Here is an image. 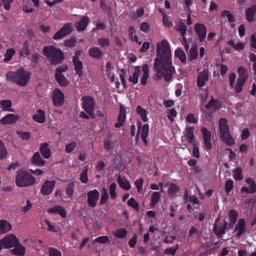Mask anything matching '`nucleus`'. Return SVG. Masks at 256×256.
<instances>
[{"instance_id": "nucleus-1", "label": "nucleus", "mask_w": 256, "mask_h": 256, "mask_svg": "<svg viewBox=\"0 0 256 256\" xmlns=\"http://www.w3.org/2000/svg\"><path fill=\"white\" fill-rule=\"evenodd\" d=\"M156 54L154 64L156 76L159 79L164 78L165 81L168 82L176 70L172 65L170 46L168 40L163 39L156 43Z\"/></svg>"}, {"instance_id": "nucleus-2", "label": "nucleus", "mask_w": 256, "mask_h": 256, "mask_svg": "<svg viewBox=\"0 0 256 256\" xmlns=\"http://www.w3.org/2000/svg\"><path fill=\"white\" fill-rule=\"evenodd\" d=\"M30 74L23 68L16 72L10 71L6 74V78L20 86H26L30 79Z\"/></svg>"}, {"instance_id": "nucleus-3", "label": "nucleus", "mask_w": 256, "mask_h": 256, "mask_svg": "<svg viewBox=\"0 0 256 256\" xmlns=\"http://www.w3.org/2000/svg\"><path fill=\"white\" fill-rule=\"evenodd\" d=\"M140 74H142L140 82L142 85L145 86L147 84V80L149 76L148 66L146 64L143 65L142 68L140 66L135 67L134 72L132 76L130 77L129 80L134 84H137Z\"/></svg>"}, {"instance_id": "nucleus-4", "label": "nucleus", "mask_w": 256, "mask_h": 256, "mask_svg": "<svg viewBox=\"0 0 256 256\" xmlns=\"http://www.w3.org/2000/svg\"><path fill=\"white\" fill-rule=\"evenodd\" d=\"M44 56L48 57L53 64H59L64 60V54L62 50L52 46L44 47Z\"/></svg>"}, {"instance_id": "nucleus-5", "label": "nucleus", "mask_w": 256, "mask_h": 256, "mask_svg": "<svg viewBox=\"0 0 256 256\" xmlns=\"http://www.w3.org/2000/svg\"><path fill=\"white\" fill-rule=\"evenodd\" d=\"M238 78L236 82L235 92L240 93L242 90L246 81L248 78V72L247 70L242 67L240 66L238 68Z\"/></svg>"}, {"instance_id": "nucleus-6", "label": "nucleus", "mask_w": 256, "mask_h": 256, "mask_svg": "<svg viewBox=\"0 0 256 256\" xmlns=\"http://www.w3.org/2000/svg\"><path fill=\"white\" fill-rule=\"evenodd\" d=\"M35 178L30 174L23 171L18 172L16 183L18 186L26 187L34 184Z\"/></svg>"}, {"instance_id": "nucleus-7", "label": "nucleus", "mask_w": 256, "mask_h": 256, "mask_svg": "<svg viewBox=\"0 0 256 256\" xmlns=\"http://www.w3.org/2000/svg\"><path fill=\"white\" fill-rule=\"evenodd\" d=\"M18 239L14 234H10L6 235L2 239L3 248L8 249L14 248L18 244Z\"/></svg>"}, {"instance_id": "nucleus-8", "label": "nucleus", "mask_w": 256, "mask_h": 256, "mask_svg": "<svg viewBox=\"0 0 256 256\" xmlns=\"http://www.w3.org/2000/svg\"><path fill=\"white\" fill-rule=\"evenodd\" d=\"M81 100L83 108L90 116H92L94 109V99L90 96H84Z\"/></svg>"}, {"instance_id": "nucleus-9", "label": "nucleus", "mask_w": 256, "mask_h": 256, "mask_svg": "<svg viewBox=\"0 0 256 256\" xmlns=\"http://www.w3.org/2000/svg\"><path fill=\"white\" fill-rule=\"evenodd\" d=\"M72 25L70 23L64 24L59 30H58L54 36V40H59L63 38L66 36L70 34L72 30Z\"/></svg>"}, {"instance_id": "nucleus-10", "label": "nucleus", "mask_w": 256, "mask_h": 256, "mask_svg": "<svg viewBox=\"0 0 256 256\" xmlns=\"http://www.w3.org/2000/svg\"><path fill=\"white\" fill-rule=\"evenodd\" d=\"M201 132L202 133V139L204 142V146L206 150H210L212 147L211 143V132L204 127L201 128Z\"/></svg>"}, {"instance_id": "nucleus-11", "label": "nucleus", "mask_w": 256, "mask_h": 256, "mask_svg": "<svg viewBox=\"0 0 256 256\" xmlns=\"http://www.w3.org/2000/svg\"><path fill=\"white\" fill-rule=\"evenodd\" d=\"M52 100L55 106H62L64 101V93L58 89H55L53 91Z\"/></svg>"}, {"instance_id": "nucleus-12", "label": "nucleus", "mask_w": 256, "mask_h": 256, "mask_svg": "<svg viewBox=\"0 0 256 256\" xmlns=\"http://www.w3.org/2000/svg\"><path fill=\"white\" fill-rule=\"evenodd\" d=\"M114 68L110 62H107L105 68L102 70L103 76L105 79L110 80L111 82H114L115 76Z\"/></svg>"}, {"instance_id": "nucleus-13", "label": "nucleus", "mask_w": 256, "mask_h": 256, "mask_svg": "<svg viewBox=\"0 0 256 256\" xmlns=\"http://www.w3.org/2000/svg\"><path fill=\"white\" fill-rule=\"evenodd\" d=\"M88 203L89 206L94 208L96 206L100 197V194L98 190H94L88 193Z\"/></svg>"}, {"instance_id": "nucleus-14", "label": "nucleus", "mask_w": 256, "mask_h": 256, "mask_svg": "<svg viewBox=\"0 0 256 256\" xmlns=\"http://www.w3.org/2000/svg\"><path fill=\"white\" fill-rule=\"evenodd\" d=\"M248 186H243L241 188V192L254 194L256 192V184L251 178H246L245 180Z\"/></svg>"}, {"instance_id": "nucleus-15", "label": "nucleus", "mask_w": 256, "mask_h": 256, "mask_svg": "<svg viewBox=\"0 0 256 256\" xmlns=\"http://www.w3.org/2000/svg\"><path fill=\"white\" fill-rule=\"evenodd\" d=\"M81 54V52L78 50L73 58V62L74 65V70L76 74L80 76H82L83 74L82 64L81 61L79 60V56Z\"/></svg>"}, {"instance_id": "nucleus-16", "label": "nucleus", "mask_w": 256, "mask_h": 256, "mask_svg": "<svg viewBox=\"0 0 256 256\" xmlns=\"http://www.w3.org/2000/svg\"><path fill=\"white\" fill-rule=\"evenodd\" d=\"M54 181H46L42 186L41 188V193L44 196L50 194L54 190L55 188Z\"/></svg>"}, {"instance_id": "nucleus-17", "label": "nucleus", "mask_w": 256, "mask_h": 256, "mask_svg": "<svg viewBox=\"0 0 256 256\" xmlns=\"http://www.w3.org/2000/svg\"><path fill=\"white\" fill-rule=\"evenodd\" d=\"M19 118V116L9 114L0 120V124L2 125L12 124L16 122Z\"/></svg>"}, {"instance_id": "nucleus-18", "label": "nucleus", "mask_w": 256, "mask_h": 256, "mask_svg": "<svg viewBox=\"0 0 256 256\" xmlns=\"http://www.w3.org/2000/svg\"><path fill=\"white\" fill-rule=\"evenodd\" d=\"M138 134H140L141 138L145 144L148 143L146 137L149 132V127L148 124H144L142 126L140 122H138Z\"/></svg>"}, {"instance_id": "nucleus-19", "label": "nucleus", "mask_w": 256, "mask_h": 256, "mask_svg": "<svg viewBox=\"0 0 256 256\" xmlns=\"http://www.w3.org/2000/svg\"><path fill=\"white\" fill-rule=\"evenodd\" d=\"M208 76L209 72L206 70H204L202 72H199L197 78V85L200 88L204 86L208 80Z\"/></svg>"}, {"instance_id": "nucleus-20", "label": "nucleus", "mask_w": 256, "mask_h": 256, "mask_svg": "<svg viewBox=\"0 0 256 256\" xmlns=\"http://www.w3.org/2000/svg\"><path fill=\"white\" fill-rule=\"evenodd\" d=\"M194 30L200 40L203 41L205 39L206 34V26L202 24H196L194 25Z\"/></svg>"}, {"instance_id": "nucleus-21", "label": "nucleus", "mask_w": 256, "mask_h": 256, "mask_svg": "<svg viewBox=\"0 0 256 256\" xmlns=\"http://www.w3.org/2000/svg\"><path fill=\"white\" fill-rule=\"evenodd\" d=\"M246 222L243 218L239 219L238 224H236L234 231L236 232L238 238L240 237L245 232Z\"/></svg>"}, {"instance_id": "nucleus-22", "label": "nucleus", "mask_w": 256, "mask_h": 256, "mask_svg": "<svg viewBox=\"0 0 256 256\" xmlns=\"http://www.w3.org/2000/svg\"><path fill=\"white\" fill-rule=\"evenodd\" d=\"M34 120L38 123L42 124L46 122V117L44 110H38L32 116Z\"/></svg>"}, {"instance_id": "nucleus-23", "label": "nucleus", "mask_w": 256, "mask_h": 256, "mask_svg": "<svg viewBox=\"0 0 256 256\" xmlns=\"http://www.w3.org/2000/svg\"><path fill=\"white\" fill-rule=\"evenodd\" d=\"M246 19L249 22H252L256 19V5L253 6L246 11Z\"/></svg>"}, {"instance_id": "nucleus-24", "label": "nucleus", "mask_w": 256, "mask_h": 256, "mask_svg": "<svg viewBox=\"0 0 256 256\" xmlns=\"http://www.w3.org/2000/svg\"><path fill=\"white\" fill-rule=\"evenodd\" d=\"M228 45H229L232 48L236 51H240L244 48L246 44L243 42H240L236 41L234 40H231L228 42Z\"/></svg>"}, {"instance_id": "nucleus-25", "label": "nucleus", "mask_w": 256, "mask_h": 256, "mask_svg": "<svg viewBox=\"0 0 256 256\" xmlns=\"http://www.w3.org/2000/svg\"><path fill=\"white\" fill-rule=\"evenodd\" d=\"M184 138H186L188 143L194 144V128L187 127L185 130Z\"/></svg>"}, {"instance_id": "nucleus-26", "label": "nucleus", "mask_w": 256, "mask_h": 256, "mask_svg": "<svg viewBox=\"0 0 256 256\" xmlns=\"http://www.w3.org/2000/svg\"><path fill=\"white\" fill-rule=\"evenodd\" d=\"M10 252L12 254L18 256H24L26 253V248L18 242L14 248L10 250Z\"/></svg>"}, {"instance_id": "nucleus-27", "label": "nucleus", "mask_w": 256, "mask_h": 256, "mask_svg": "<svg viewBox=\"0 0 256 256\" xmlns=\"http://www.w3.org/2000/svg\"><path fill=\"white\" fill-rule=\"evenodd\" d=\"M89 20L90 19L88 16H85L83 17L81 20L76 24V27L78 31L80 32L84 30L87 26L89 22Z\"/></svg>"}, {"instance_id": "nucleus-28", "label": "nucleus", "mask_w": 256, "mask_h": 256, "mask_svg": "<svg viewBox=\"0 0 256 256\" xmlns=\"http://www.w3.org/2000/svg\"><path fill=\"white\" fill-rule=\"evenodd\" d=\"M117 182L122 188L126 190L130 189L131 185L125 178L118 176Z\"/></svg>"}, {"instance_id": "nucleus-29", "label": "nucleus", "mask_w": 256, "mask_h": 256, "mask_svg": "<svg viewBox=\"0 0 256 256\" xmlns=\"http://www.w3.org/2000/svg\"><path fill=\"white\" fill-rule=\"evenodd\" d=\"M12 224L5 220H0V234H4L11 230Z\"/></svg>"}, {"instance_id": "nucleus-30", "label": "nucleus", "mask_w": 256, "mask_h": 256, "mask_svg": "<svg viewBox=\"0 0 256 256\" xmlns=\"http://www.w3.org/2000/svg\"><path fill=\"white\" fill-rule=\"evenodd\" d=\"M31 162L34 165L40 166L45 164V161L41 158L38 152H35L32 156Z\"/></svg>"}, {"instance_id": "nucleus-31", "label": "nucleus", "mask_w": 256, "mask_h": 256, "mask_svg": "<svg viewBox=\"0 0 256 256\" xmlns=\"http://www.w3.org/2000/svg\"><path fill=\"white\" fill-rule=\"evenodd\" d=\"M88 54L91 57L96 59L100 58L102 54V50L97 47L90 48L88 50Z\"/></svg>"}, {"instance_id": "nucleus-32", "label": "nucleus", "mask_w": 256, "mask_h": 256, "mask_svg": "<svg viewBox=\"0 0 256 256\" xmlns=\"http://www.w3.org/2000/svg\"><path fill=\"white\" fill-rule=\"evenodd\" d=\"M12 106V104L10 100H6L0 101V108L3 111L14 112Z\"/></svg>"}, {"instance_id": "nucleus-33", "label": "nucleus", "mask_w": 256, "mask_h": 256, "mask_svg": "<svg viewBox=\"0 0 256 256\" xmlns=\"http://www.w3.org/2000/svg\"><path fill=\"white\" fill-rule=\"evenodd\" d=\"M126 119V113L124 108L120 106V114L118 118V122H116L114 124L115 127L118 128L122 126L123 124V123L125 121Z\"/></svg>"}, {"instance_id": "nucleus-34", "label": "nucleus", "mask_w": 256, "mask_h": 256, "mask_svg": "<svg viewBox=\"0 0 256 256\" xmlns=\"http://www.w3.org/2000/svg\"><path fill=\"white\" fill-rule=\"evenodd\" d=\"M222 140L228 145L231 146L234 144V140L230 134L229 131L220 134Z\"/></svg>"}, {"instance_id": "nucleus-35", "label": "nucleus", "mask_w": 256, "mask_h": 256, "mask_svg": "<svg viewBox=\"0 0 256 256\" xmlns=\"http://www.w3.org/2000/svg\"><path fill=\"white\" fill-rule=\"evenodd\" d=\"M50 213H58L62 216V218H65L66 216V212L65 210L61 206H56L54 208H50L48 210Z\"/></svg>"}, {"instance_id": "nucleus-36", "label": "nucleus", "mask_w": 256, "mask_h": 256, "mask_svg": "<svg viewBox=\"0 0 256 256\" xmlns=\"http://www.w3.org/2000/svg\"><path fill=\"white\" fill-rule=\"evenodd\" d=\"M40 150L45 158H48L51 154L50 151L48 148V144L47 143H44L40 145Z\"/></svg>"}, {"instance_id": "nucleus-37", "label": "nucleus", "mask_w": 256, "mask_h": 256, "mask_svg": "<svg viewBox=\"0 0 256 256\" xmlns=\"http://www.w3.org/2000/svg\"><path fill=\"white\" fill-rule=\"evenodd\" d=\"M136 112L144 122H146L148 121V112L146 110L142 108L141 106H138L136 108Z\"/></svg>"}, {"instance_id": "nucleus-38", "label": "nucleus", "mask_w": 256, "mask_h": 256, "mask_svg": "<svg viewBox=\"0 0 256 256\" xmlns=\"http://www.w3.org/2000/svg\"><path fill=\"white\" fill-rule=\"evenodd\" d=\"M128 34L130 40L132 41L135 42L137 44H138L139 45L142 44V41L139 40L138 36L136 35L135 28L132 26H130L128 28Z\"/></svg>"}, {"instance_id": "nucleus-39", "label": "nucleus", "mask_w": 256, "mask_h": 256, "mask_svg": "<svg viewBox=\"0 0 256 256\" xmlns=\"http://www.w3.org/2000/svg\"><path fill=\"white\" fill-rule=\"evenodd\" d=\"M227 123L228 121L226 119L224 118L220 119L218 121V126L220 134L229 131V128Z\"/></svg>"}, {"instance_id": "nucleus-40", "label": "nucleus", "mask_w": 256, "mask_h": 256, "mask_svg": "<svg viewBox=\"0 0 256 256\" xmlns=\"http://www.w3.org/2000/svg\"><path fill=\"white\" fill-rule=\"evenodd\" d=\"M55 77L60 86H66L68 84V80L63 74H60L58 73V74H55Z\"/></svg>"}, {"instance_id": "nucleus-41", "label": "nucleus", "mask_w": 256, "mask_h": 256, "mask_svg": "<svg viewBox=\"0 0 256 256\" xmlns=\"http://www.w3.org/2000/svg\"><path fill=\"white\" fill-rule=\"evenodd\" d=\"M179 186L174 184H170L168 190V195L172 197L179 190Z\"/></svg>"}, {"instance_id": "nucleus-42", "label": "nucleus", "mask_w": 256, "mask_h": 256, "mask_svg": "<svg viewBox=\"0 0 256 256\" xmlns=\"http://www.w3.org/2000/svg\"><path fill=\"white\" fill-rule=\"evenodd\" d=\"M16 52L15 50L12 48L7 49L4 54V61L5 62H8L10 60Z\"/></svg>"}, {"instance_id": "nucleus-43", "label": "nucleus", "mask_w": 256, "mask_h": 256, "mask_svg": "<svg viewBox=\"0 0 256 256\" xmlns=\"http://www.w3.org/2000/svg\"><path fill=\"white\" fill-rule=\"evenodd\" d=\"M174 56L178 58L182 62H184L186 60V56L184 52L180 48L176 49L175 50Z\"/></svg>"}, {"instance_id": "nucleus-44", "label": "nucleus", "mask_w": 256, "mask_h": 256, "mask_svg": "<svg viewBox=\"0 0 256 256\" xmlns=\"http://www.w3.org/2000/svg\"><path fill=\"white\" fill-rule=\"evenodd\" d=\"M88 166H86L80 175V182L83 184H86L88 182Z\"/></svg>"}, {"instance_id": "nucleus-45", "label": "nucleus", "mask_w": 256, "mask_h": 256, "mask_svg": "<svg viewBox=\"0 0 256 256\" xmlns=\"http://www.w3.org/2000/svg\"><path fill=\"white\" fill-rule=\"evenodd\" d=\"M233 176L236 180H241L244 178V176L242 174V170L240 168H236L234 172Z\"/></svg>"}, {"instance_id": "nucleus-46", "label": "nucleus", "mask_w": 256, "mask_h": 256, "mask_svg": "<svg viewBox=\"0 0 256 256\" xmlns=\"http://www.w3.org/2000/svg\"><path fill=\"white\" fill-rule=\"evenodd\" d=\"M8 151L4 146V142L0 140V160H2L6 157Z\"/></svg>"}, {"instance_id": "nucleus-47", "label": "nucleus", "mask_w": 256, "mask_h": 256, "mask_svg": "<svg viewBox=\"0 0 256 256\" xmlns=\"http://www.w3.org/2000/svg\"><path fill=\"white\" fill-rule=\"evenodd\" d=\"M229 218L230 222L232 224H234L236 222L238 217V212L234 210H231L229 212Z\"/></svg>"}, {"instance_id": "nucleus-48", "label": "nucleus", "mask_w": 256, "mask_h": 256, "mask_svg": "<svg viewBox=\"0 0 256 256\" xmlns=\"http://www.w3.org/2000/svg\"><path fill=\"white\" fill-rule=\"evenodd\" d=\"M144 183V180L142 178H140L136 180L134 184L137 188L138 192L140 194H144L142 190V185Z\"/></svg>"}, {"instance_id": "nucleus-49", "label": "nucleus", "mask_w": 256, "mask_h": 256, "mask_svg": "<svg viewBox=\"0 0 256 256\" xmlns=\"http://www.w3.org/2000/svg\"><path fill=\"white\" fill-rule=\"evenodd\" d=\"M127 231L124 228H120L113 232V234L118 238H124L126 236Z\"/></svg>"}, {"instance_id": "nucleus-50", "label": "nucleus", "mask_w": 256, "mask_h": 256, "mask_svg": "<svg viewBox=\"0 0 256 256\" xmlns=\"http://www.w3.org/2000/svg\"><path fill=\"white\" fill-rule=\"evenodd\" d=\"M226 225L227 222H226L224 223V226L220 228H218L217 226H215L214 228V233L218 236H222V234H224V230L226 228Z\"/></svg>"}, {"instance_id": "nucleus-51", "label": "nucleus", "mask_w": 256, "mask_h": 256, "mask_svg": "<svg viewBox=\"0 0 256 256\" xmlns=\"http://www.w3.org/2000/svg\"><path fill=\"white\" fill-rule=\"evenodd\" d=\"M98 45L102 48L108 47L110 46V40L107 38H100L98 40Z\"/></svg>"}, {"instance_id": "nucleus-52", "label": "nucleus", "mask_w": 256, "mask_h": 256, "mask_svg": "<svg viewBox=\"0 0 256 256\" xmlns=\"http://www.w3.org/2000/svg\"><path fill=\"white\" fill-rule=\"evenodd\" d=\"M236 74L234 72H231L229 74L228 76V80H229V84L230 86L234 88V90H235V88H236Z\"/></svg>"}, {"instance_id": "nucleus-53", "label": "nucleus", "mask_w": 256, "mask_h": 256, "mask_svg": "<svg viewBox=\"0 0 256 256\" xmlns=\"http://www.w3.org/2000/svg\"><path fill=\"white\" fill-rule=\"evenodd\" d=\"M160 192H156L152 194L151 198V204L153 206L155 205L159 200L160 198Z\"/></svg>"}, {"instance_id": "nucleus-54", "label": "nucleus", "mask_w": 256, "mask_h": 256, "mask_svg": "<svg viewBox=\"0 0 256 256\" xmlns=\"http://www.w3.org/2000/svg\"><path fill=\"white\" fill-rule=\"evenodd\" d=\"M178 30L180 32L184 40L186 41L185 35L186 34V28L184 22H180L179 23Z\"/></svg>"}, {"instance_id": "nucleus-55", "label": "nucleus", "mask_w": 256, "mask_h": 256, "mask_svg": "<svg viewBox=\"0 0 256 256\" xmlns=\"http://www.w3.org/2000/svg\"><path fill=\"white\" fill-rule=\"evenodd\" d=\"M198 53L197 48L195 46L192 47L190 50L189 58L190 60L196 59L198 57Z\"/></svg>"}, {"instance_id": "nucleus-56", "label": "nucleus", "mask_w": 256, "mask_h": 256, "mask_svg": "<svg viewBox=\"0 0 256 256\" xmlns=\"http://www.w3.org/2000/svg\"><path fill=\"white\" fill-rule=\"evenodd\" d=\"M168 118L171 121L174 120V118L177 115V112L174 108L169 109L167 110Z\"/></svg>"}, {"instance_id": "nucleus-57", "label": "nucleus", "mask_w": 256, "mask_h": 256, "mask_svg": "<svg viewBox=\"0 0 256 256\" xmlns=\"http://www.w3.org/2000/svg\"><path fill=\"white\" fill-rule=\"evenodd\" d=\"M74 184L71 183L68 185L66 192L70 198H72L74 194Z\"/></svg>"}, {"instance_id": "nucleus-58", "label": "nucleus", "mask_w": 256, "mask_h": 256, "mask_svg": "<svg viewBox=\"0 0 256 256\" xmlns=\"http://www.w3.org/2000/svg\"><path fill=\"white\" fill-rule=\"evenodd\" d=\"M128 205L134 209L138 210V202L133 198H130L127 202Z\"/></svg>"}, {"instance_id": "nucleus-59", "label": "nucleus", "mask_w": 256, "mask_h": 256, "mask_svg": "<svg viewBox=\"0 0 256 256\" xmlns=\"http://www.w3.org/2000/svg\"><path fill=\"white\" fill-rule=\"evenodd\" d=\"M94 242L100 244H106L110 240L108 236H100L96 238Z\"/></svg>"}, {"instance_id": "nucleus-60", "label": "nucleus", "mask_w": 256, "mask_h": 256, "mask_svg": "<svg viewBox=\"0 0 256 256\" xmlns=\"http://www.w3.org/2000/svg\"><path fill=\"white\" fill-rule=\"evenodd\" d=\"M108 198V196L106 190L104 188L102 190V194L100 198V203L103 204L107 202Z\"/></svg>"}, {"instance_id": "nucleus-61", "label": "nucleus", "mask_w": 256, "mask_h": 256, "mask_svg": "<svg viewBox=\"0 0 256 256\" xmlns=\"http://www.w3.org/2000/svg\"><path fill=\"white\" fill-rule=\"evenodd\" d=\"M116 184L114 183L111 184L110 186V194L112 198H115L116 196Z\"/></svg>"}, {"instance_id": "nucleus-62", "label": "nucleus", "mask_w": 256, "mask_h": 256, "mask_svg": "<svg viewBox=\"0 0 256 256\" xmlns=\"http://www.w3.org/2000/svg\"><path fill=\"white\" fill-rule=\"evenodd\" d=\"M186 120L189 123L196 124L198 120L195 118L194 114L189 113L186 117Z\"/></svg>"}, {"instance_id": "nucleus-63", "label": "nucleus", "mask_w": 256, "mask_h": 256, "mask_svg": "<svg viewBox=\"0 0 256 256\" xmlns=\"http://www.w3.org/2000/svg\"><path fill=\"white\" fill-rule=\"evenodd\" d=\"M76 143L75 142H72L66 146V150L68 153L71 152L76 148Z\"/></svg>"}, {"instance_id": "nucleus-64", "label": "nucleus", "mask_w": 256, "mask_h": 256, "mask_svg": "<svg viewBox=\"0 0 256 256\" xmlns=\"http://www.w3.org/2000/svg\"><path fill=\"white\" fill-rule=\"evenodd\" d=\"M49 256H62L60 252L54 248H50L48 250Z\"/></svg>"}]
</instances>
